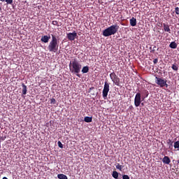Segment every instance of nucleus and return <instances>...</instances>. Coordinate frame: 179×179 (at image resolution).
Here are the masks:
<instances>
[{"mask_svg": "<svg viewBox=\"0 0 179 179\" xmlns=\"http://www.w3.org/2000/svg\"><path fill=\"white\" fill-rule=\"evenodd\" d=\"M142 103V94L141 92H137L134 98V106L136 107H139Z\"/></svg>", "mask_w": 179, "mask_h": 179, "instance_id": "6", "label": "nucleus"}, {"mask_svg": "<svg viewBox=\"0 0 179 179\" xmlns=\"http://www.w3.org/2000/svg\"><path fill=\"white\" fill-rule=\"evenodd\" d=\"M66 37L70 41H74L75 38L78 37V33H76V31H73L72 33L70 32L66 34Z\"/></svg>", "mask_w": 179, "mask_h": 179, "instance_id": "8", "label": "nucleus"}, {"mask_svg": "<svg viewBox=\"0 0 179 179\" xmlns=\"http://www.w3.org/2000/svg\"><path fill=\"white\" fill-rule=\"evenodd\" d=\"M22 94L24 95L27 94V86H26V85H24V83H22Z\"/></svg>", "mask_w": 179, "mask_h": 179, "instance_id": "13", "label": "nucleus"}, {"mask_svg": "<svg viewBox=\"0 0 179 179\" xmlns=\"http://www.w3.org/2000/svg\"><path fill=\"white\" fill-rule=\"evenodd\" d=\"M116 169H117V170H120V171H122V169H124V166L120 165V164H117Z\"/></svg>", "mask_w": 179, "mask_h": 179, "instance_id": "22", "label": "nucleus"}, {"mask_svg": "<svg viewBox=\"0 0 179 179\" xmlns=\"http://www.w3.org/2000/svg\"><path fill=\"white\" fill-rule=\"evenodd\" d=\"M129 108H130V110H131V109L133 108V106H129Z\"/></svg>", "mask_w": 179, "mask_h": 179, "instance_id": "31", "label": "nucleus"}, {"mask_svg": "<svg viewBox=\"0 0 179 179\" xmlns=\"http://www.w3.org/2000/svg\"><path fill=\"white\" fill-rule=\"evenodd\" d=\"M174 149L179 150V141H177L173 144Z\"/></svg>", "mask_w": 179, "mask_h": 179, "instance_id": "21", "label": "nucleus"}, {"mask_svg": "<svg viewBox=\"0 0 179 179\" xmlns=\"http://www.w3.org/2000/svg\"><path fill=\"white\" fill-rule=\"evenodd\" d=\"M50 38H51L50 36L45 35L42 36V38H41V41H42V43H48V41H50Z\"/></svg>", "mask_w": 179, "mask_h": 179, "instance_id": "9", "label": "nucleus"}, {"mask_svg": "<svg viewBox=\"0 0 179 179\" xmlns=\"http://www.w3.org/2000/svg\"><path fill=\"white\" fill-rule=\"evenodd\" d=\"M130 25L132 26V27H135V26H136V18L133 17L130 19Z\"/></svg>", "mask_w": 179, "mask_h": 179, "instance_id": "15", "label": "nucleus"}, {"mask_svg": "<svg viewBox=\"0 0 179 179\" xmlns=\"http://www.w3.org/2000/svg\"><path fill=\"white\" fill-rule=\"evenodd\" d=\"M157 62H159V59L156 58L153 60V64L154 65H156V64H157Z\"/></svg>", "mask_w": 179, "mask_h": 179, "instance_id": "28", "label": "nucleus"}, {"mask_svg": "<svg viewBox=\"0 0 179 179\" xmlns=\"http://www.w3.org/2000/svg\"><path fill=\"white\" fill-rule=\"evenodd\" d=\"M92 120L93 119L92 118V117H89V116H87L84 118L85 122H92Z\"/></svg>", "mask_w": 179, "mask_h": 179, "instance_id": "19", "label": "nucleus"}, {"mask_svg": "<svg viewBox=\"0 0 179 179\" xmlns=\"http://www.w3.org/2000/svg\"><path fill=\"white\" fill-rule=\"evenodd\" d=\"M52 24H53V26H59V24H58V21H57V20H54V21H52Z\"/></svg>", "mask_w": 179, "mask_h": 179, "instance_id": "26", "label": "nucleus"}, {"mask_svg": "<svg viewBox=\"0 0 179 179\" xmlns=\"http://www.w3.org/2000/svg\"><path fill=\"white\" fill-rule=\"evenodd\" d=\"M162 162L164 163V164H170V163H171V160L168 156H164L162 159Z\"/></svg>", "mask_w": 179, "mask_h": 179, "instance_id": "10", "label": "nucleus"}, {"mask_svg": "<svg viewBox=\"0 0 179 179\" xmlns=\"http://www.w3.org/2000/svg\"><path fill=\"white\" fill-rule=\"evenodd\" d=\"M57 145L59 148H60V149H64V145H62V143H61V141H58Z\"/></svg>", "mask_w": 179, "mask_h": 179, "instance_id": "25", "label": "nucleus"}, {"mask_svg": "<svg viewBox=\"0 0 179 179\" xmlns=\"http://www.w3.org/2000/svg\"><path fill=\"white\" fill-rule=\"evenodd\" d=\"M170 48L176 49L177 48V43L176 42H171L169 45Z\"/></svg>", "mask_w": 179, "mask_h": 179, "instance_id": "18", "label": "nucleus"}, {"mask_svg": "<svg viewBox=\"0 0 179 179\" xmlns=\"http://www.w3.org/2000/svg\"><path fill=\"white\" fill-rule=\"evenodd\" d=\"M50 103H51V104H56V103H57V100H55V99L52 98V99L50 100Z\"/></svg>", "mask_w": 179, "mask_h": 179, "instance_id": "27", "label": "nucleus"}, {"mask_svg": "<svg viewBox=\"0 0 179 179\" xmlns=\"http://www.w3.org/2000/svg\"><path fill=\"white\" fill-rule=\"evenodd\" d=\"M109 92H110V83H107V81H106L104 83L103 90L102 91V96H103V99H106V97H107V96H108Z\"/></svg>", "mask_w": 179, "mask_h": 179, "instance_id": "5", "label": "nucleus"}, {"mask_svg": "<svg viewBox=\"0 0 179 179\" xmlns=\"http://www.w3.org/2000/svg\"><path fill=\"white\" fill-rule=\"evenodd\" d=\"M175 12H176V15H179V8L178 7H176L175 8Z\"/></svg>", "mask_w": 179, "mask_h": 179, "instance_id": "29", "label": "nucleus"}, {"mask_svg": "<svg viewBox=\"0 0 179 179\" xmlns=\"http://www.w3.org/2000/svg\"><path fill=\"white\" fill-rule=\"evenodd\" d=\"M164 26V31H166L167 33H171V29H170V25L167 24H163Z\"/></svg>", "mask_w": 179, "mask_h": 179, "instance_id": "12", "label": "nucleus"}, {"mask_svg": "<svg viewBox=\"0 0 179 179\" xmlns=\"http://www.w3.org/2000/svg\"><path fill=\"white\" fill-rule=\"evenodd\" d=\"M1 2H6L7 5H12L13 0H0Z\"/></svg>", "mask_w": 179, "mask_h": 179, "instance_id": "20", "label": "nucleus"}, {"mask_svg": "<svg viewBox=\"0 0 179 179\" xmlns=\"http://www.w3.org/2000/svg\"><path fill=\"white\" fill-rule=\"evenodd\" d=\"M152 52H155V50H152Z\"/></svg>", "mask_w": 179, "mask_h": 179, "instance_id": "32", "label": "nucleus"}, {"mask_svg": "<svg viewBox=\"0 0 179 179\" xmlns=\"http://www.w3.org/2000/svg\"><path fill=\"white\" fill-rule=\"evenodd\" d=\"M120 26L118 24H113L103 31V36L104 37H110L114 36L118 31Z\"/></svg>", "mask_w": 179, "mask_h": 179, "instance_id": "3", "label": "nucleus"}, {"mask_svg": "<svg viewBox=\"0 0 179 179\" xmlns=\"http://www.w3.org/2000/svg\"><path fill=\"white\" fill-rule=\"evenodd\" d=\"M87 72H89V66H85L83 67L82 73H87Z\"/></svg>", "mask_w": 179, "mask_h": 179, "instance_id": "17", "label": "nucleus"}, {"mask_svg": "<svg viewBox=\"0 0 179 179\" xmlns=\"http://www.w3.org/2000/svg\"><path fill=\"white\" fill-rule=\"evenodd\" d=\"M155 83L158 85L160 87H169V84H167V80L164 78L155 77Z\"/></svg>", "mask_w": 179, "mask_h": 179, "instance_id": "4", "label": "nucleus"}, {"mask_svg": "<svg viewBox=\"0 0 179 179\" xmlns=\"http://www.w3.org/2000/svg\"><path fill=\"white\" fill-rule=\"evenodd\" d=\"M69 66L71 73H76V76L80 78V74L79 73H80V69H82V64L75 59L70 62Z\"/></svg>", "mask_w": 179, "mask_h": 179, "instance_id": "1", "label": "nucleus"}, {"mask_svg": "<svg viewBox=\"0 0 179 179\" xmlns=\"http://www.w3.org/2000/svg\"><path fill=\"white\" fill-rule=\"evenodd\" d=\"M57 178L59 179H68V176L66 175L60 173L57 175Z\"/></svg>", "mask_w": 179, "mask_h": 179, "instance_id": "16", "label": "nucleus"}, {"mask_svg": "<svg viewBox=\"0 0 179 179\" xmlns=\"http://www.w3.org/2000/svg\"><path fill=\"white\" fill-rule=\"evenodd\" d=\"M166 143L169 146V149H170L171 150H173V143H174V141H171V139H168L166 141Z\"/></svg>", "mask_w": 179, "mask_h": 179, "instance_id": "14", "label": "nucleus"}, {"mask_svg": "<svg viewBox=\"0 0 179 179\" xmlns=\"http://www.w3.org/2000/svg\"><path fill=\"white\" fill-rule=\"evenodd\" d=\"M51 36L52 40L48 46V50L50 52H57L58 51V47H59V41H58L55 35L52 34Z\"/></svg>", "mask_w": 179, "mask_h": 179, "instance_id": "2", "label": "nucleus"}, {"mask_svg": "<svg viewBox=\"0 0 179 179\" xmlns=\"http://www.w3.org/2000/svg\"><path fill=\"white\" fill-rule=\"evenodd\" d=\"M110 78L112 82H113L116 86H120V78H118V76H117L115 72L110 74Z\"/></svg>", "mask_w": 179, "mask_h": 179, "instance_id": "7", "label": "nucleus"}, {"mask_svg": "<svg viewBox=\"0 0 179 179\" xmlns=\"http://www.w3.org/2000/svg\"><path fill=\"white\" fill-rule=\"evenodd\" d=\"M0 10H1V7H0Z\"/></svg>", "mask_w": 179, "mask_h": 179, "instance_id": "33", "label": "nucleus"}, {"mask_svg": "<svg viewBox=\"0 0 179 179\" xmlns=\"http://www.w3.org/2000/svg\"><path fill=\"white\" fill-rule=\"evenodd\" d=\"M172 69L173 71H178V66L176 65V64H173L172 65Z\"/></svg>", "mask_w": 179, "mask_h": 179, "instance_id": "24", "label": "nucleus"}, {"mask_svg": "<svg viewBox=\"0 0 179 179\" xmlns=\"http://www.w3.org/2000/svg\"><path fill=\"white\" fill-rule=\"evenodd\" d=\"M113 178L118 179V172L114 171L112 174Z\"/></svg>", "mask_w": 179, "mask_h": 179, "instance_id": "23", "label": "nucleus"}, {"mask_svg": "<svg viewBox=\"0 0 179 179\" xmlns=\"http://www.w3.org/2000/svg\"><path fill=\"white\" fill-rule=\"evenodd\" d=\"M122 178H123V179H129V177L128 175H123V176H122Z\"/></svg>", "mask_w": 179, "mask_h": 179, "instance_id": "30", "label": "nucleus"}, {"mask_svg": "<svg viewBox=\"0 0 179 179\" xmlns=\"http://www.w3.org/2000/svg\"><path fill=\"white\" fill-rule=\"evenodd\" d=\"M148 96H149V92L148 91V90H144L141 95L142 100H145V99H146Z\"/></svg>", "mask_w": 179, "mask_h": 179, "instance_id": "11", "label": "nucleus"}]
</instances>
